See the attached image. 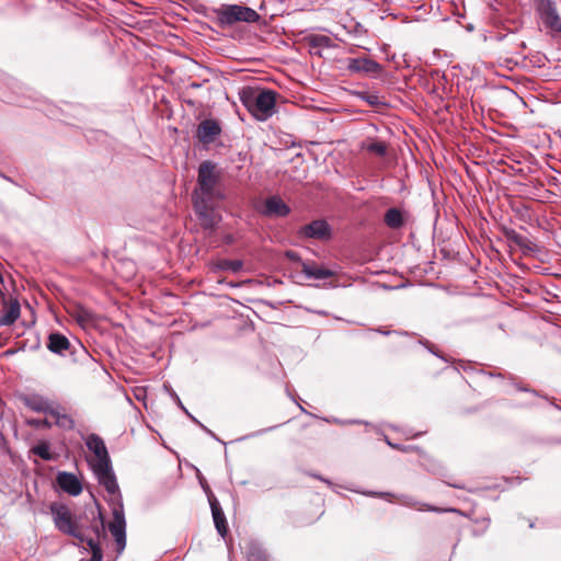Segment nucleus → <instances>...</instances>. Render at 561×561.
<instances>
[{
    "instance_id": "obj_1",
    "label": "nucleus",
    "mask_w": 561,
    "mask_h": 561,
    "mask_svg": "<svg viewBox=\"0 0 561 561\" xmlns=\"http://www.w3.org/2000/svg\"><path fill=\"white\" fill-rule=\"evenodd\" d=\"M50 513L56 528L78 540V545L91 552L89 561H102L103 553L100 547V538L105 535V526L100 511H90L91 520L87 526L81 518L72 519L70 510L60 503L50 505Z\"/></svg>"
},
{
    "instance_id": "obj_2",
    "label": "nucleus",
    "mask_w": 561,
    "mask_h": 561,
    "mask_svg": "<svg viewBox=\"0 0 561 561\" xmlns=\"http://www.w3.org/2000/svg\"><path fill=\"white\" fill-rule=\"evenodd\" d=\"M240 100L247 110L259 121H266L275 113L278 93L271 89L245 87L240 91Z\"/></svg>"
},
{
    "instance_id": "obj_3",
    "label": "nucleus",
    "mask_w": 561,
    "mask_h": 561,
    "mask_svg": "<svg viewBox=\"0 0 561 561\" xmlns=\"http://www.w3.org/2000/svg\"><path fill=\"white\" fill-rule=\"evenodd\" d=\"M220 175L216 171V164L211 161H203L198 167L197 187L193 193V199L224 201L225 194L219 185Z\"/></svg>"
},
{
    "instance_id": "obj_4",
    "label": "nucleus",
    "mask_w": 561,
    "mask_h": 561,
    "mask_svg": "<svg viewBox=\"0 0 561 561\" xmlns=\"http://www.w3.org/2000/svg\"><path fill=\"white\" fill-rule=\"evenodd\" d=\"M217 20L222 26H230L237 22L254 23L260 20V14L244 5L224 4L216 10Z\"/></svg>"
},
{
    "instance_id": "obj_5",
    "label": "nucleus",
    "mask_w": 561,
    "mask_h": 561,
    "mask_svg": "<svg viewBox=\"0 0 561 561\" xmlns=\"http://www.w3.org/2000/svg\"><path fill=\"white\" fill-rule=\"evenodd\" d=\"M219 202L214 199H193L194 210L204 229L213 230L220 221V215L216 211Z\"/></svg>"
},
{
    "instance_id": "obj_6",
    "label": "nucleus",
    "mask_w": 561,
    "mask_h": 561,
    "mask_svg": "<svg viewBox=\"0 0 561 561\" xmlns=\"http://www.w3.org/2000/svg\"><path fill=\"white\" fill-rule=\"evenodd\" d=\"M113 519L108 524V530L114 537L117 553L121 554L126 547V520L123 503H116L112 508Z\"/></svg>"
},
{
    "instance_id": "obj_7",
    "label": "nucleus",
    "mask_w": 561,
    "mask_h": 561,
    "mask_svg": "<svg viewBox=\"0 0 561 561\" xmlns=\"http://www.w3.org/2000/svg\"><path fill=\"white\" fill-rule=\"evenodd\" d=\"M92 470L99 483L102 486H104V489L110 495L113 496V505H115L116 503H123L122 493L119 491V486L112 467V462L105 466L93 468Z\"/></svg>"
},
{
    "instance_id": "obj_8",
    "label": "nucleus",
    "mask_w": 561,
    "mask_h": 561,
    "mask_svg": "<svg viewBox=\"0 0 561 561\" xmlns=\"http://www.w3.org/2000/svg\"><path fill=\"white\" fill-rule=\"evenodd\" d=\"M536 11L547 28L561 33V16L556 0H536Z\"/></svg>"
},
{
    "instance_id": "obj_9",
    "label": "nucleus",
    "mask_w": 561,
    "mask_h": 561,
    "mask_svg": "<svg viewBox=\"0 0 561 561\" xmlns=\"http://www.w3.org/2000/svg\"><path fill=\"white\" fill-rule=\"evenodd\" d=\"M82 438L87 448L94 455V459L90 462L92 469L112 462L106 445L100 435L91 433Z\"/></svg>"
},
{
    "instance_id": "obj_10",
    "label": "nucleus",
    "mask_w": 561,
    "mask_h": 561,
    "mask_svg": "<svg viewBox=\"0 0 561 561\" xmlns=\"http://www.w3.org/2000/svg\"><path fill=\"white\" fill-rule=\"evenodd\" d=\"M301 238L328 241L332 238V228L324 219H316L299 228Z\"/></svg>"
},
{
    "instance_id": "obj_11",
    "label": "nucleus",
    "mask_w": 561,
    "mask_h": 561,
    "mask_svg": "<svg viewBox=\"0 0 561 561\" xmlns=\"http://www.w3.org/2000/svg\"><path fill=\"white\" fill-rule=\"evenodd\" d=\"M221 134L220 124L210 118L202 121L196 129V138L204 145H209Z\"/></svg>"
},
{
    "instance_id": "obj_12",
    "label": "nucleus",
    "mask_w": 561,
    "mask_h": 561,
    "mask_svg": "<svg viewBox=\"0 0 561 561\" xmlns=\"http://www.w3.org/2000/svg\"><path fill=\"white\" fill-rule=\"evenodd\" d=\"M346 68L352 73L373 75L381 71V66L370 58H347Z\"/></svg>"
},
{
    "instance_id": "obj_13",
    "label": "nucleus",
    "mask_w": 561,
    "mask_h": 561,
    "mask_svg": "<svg viewBox=\"0 0 561 561\" xmlns=\"http://www.w3.org/2000/svg\"><path fill=\"white\" fill-rule=\"evenodd\" d=\"M57 485L66 493L77 496L82 492V484L73 473L60 471L56 477Z\"/></svg>"
},
{
    "instance_id": "obj_14",
    "label": "nucleus",
    "mask_w": 561,
    "mask_h": 561,
    "mask_svg": "<svg viewBox=\"0 0 561 561\" xmlns=\"http://www.w3.org/2000/svg\"><path fill=\"white\" fill-rule=\"evenodd\" d=\"M213 519L218 534L224 538L228 533L227 520L218 500L211 494L208 496Z\"/></svg>"
},
{
    "instance_id": "obj_15",
    "label": "nucleus",
    "mask_w": 561,
    "mask_h": 561,
    "mask_svg": "<svg viewBox=\"0 0 561 561\" xmlns=\"http://www.w3.org/2000/svg\"><path fill=\"white\" fill-rule=\"evenodd\" d=\"M301 266L302 273L308 279L321 280L333 277L335 275L334 271L322 266H318L314 263L301 262Z\"/></svg>"
},
{
    "instance_id": "obj_16",
    "label": "nucleus",
    "mask_w": 561,
    "mask_h": 561,
    "mask_svg": "<svg viewBox=\"0 0 561 561\" xmlns=\"http://www.w3.org/2000/svg\"><path fill=\"white\" fill-rule=\"evenodd\" d=\"M264 207L266 216L285 217L290 213V208L277 196L268 197Z\"/></svg>"
},
{
    "instance_id": "obj_17",
    "label": "nucleus",
    "mask_w": 561,
    "mask_h": 561,
    "mask_svg": "<svg viewBox=\"0 0 561 561\" xmlns=\"http://www.w3.org/2000/svg\"><path fill=\"white\" fill-rule=\"evenodd\" d=\"M70 347L69 340L59 332H53L48 335L47 348L58 355H64V352Z\"/></svg>"
},
{
    "instance_id": "obj_18",
    "label": "nucleus",
    "mask_w": 561,
    "mask_h": 561,
    "mask_svg": "<svg viewBox=\"0 0 561 561\" xmlns=\"http://www.w3.org/2000/svg\"><path fill=\"white\" fill-rule=\"evenodd\" d=\"M21 307L18 300H12L5 309L4 314L0 317V327L13 324L20 317Z\"/></svg>"
},
{
    "instance_id": "obj_19",
    "label": "nucleus",
    "mask_w": 561,
    "mask_h": 561,
    "mask_svg": "<svg viewBox=\"0 0 561 561\" xmlns=\"http://www.w3.org/2000/svg\"><path fill=\"white\" fill-rule=\"evenodd\" d=\"M385 224L391 229H399L404 225L402 213L396 208H389L385 214Z\"/></svg>"
},
{
    "instance_id": "obj_20",
    "label": "nucleus",
    "mask_w": 561,
    "mask_h": 561,
    "mask_svg": "<svg viewBox=\"0 0 561 561\" xmlns=\"http://www.w3.org/2000/svg\"><path fill=\"white\" fill-rule=\"evenodd\" d=\"M248 561H268V557L263 547L255 541L249 542L247 547Z\"/></svg>"
},
{
    "instance_id": "obj_21",
    "label": "nucleus",
    "mask_w": 561,
    "mask_h": 561,
    "mask_svg": "<svg viewBox=\"0 0 561 561\" xmlns=\"http://www.w3.org/2000/svg\"><path fill=\"white\" fill-rule=\"evenodd\" d=\"M25 404L36 412L49 413L53 410L48 400L39 396H31L26 399Z\"/></svg>"
},
{
    "instance_id": "obj_22",
    "label": "nucleus",
    "mask_w": 561,
    "mask_h": 561,
    "mask_svg": "<svg viewBox=\"0 0 561 561\" xmlns=\"http://www.w3.org/2000/svg\"><path fill=\"white\" fill-rule=\"evenodd\" d=\"M49 415L55 419V423L58 427L66 431L73 430L75 421L70 415L61 413L56 409L49 410Z\"/></svg>"
},
{
    "instance_id": "obj_23",
    "label": "nucleus",
    "mask_w": 561,
    "mask_h": 561,
    "mask_svg": "<svg viewBox=\"0 0 561 561\" xmlns=\"http://www.w3.org/2000/svg\"><path fill=\"white\" fill-rule=\"evenodd\" d=\"M401 504L410 507H416L419 511H427V512H435V513H442V512H448L449 510H443L430 504L420 503L415 500H413L410 496L402 495L400 499Z\"/></svg>"
},
{
    "instance_id": "obj_24",
    "label": "nucleus",
    "mask_w": 561,
    "mask_h": 561,
    "mask_svg": "<svg viewBox=\"0 0 561 561\" xmlns=\"http://www.w3.org/2000/svg\"><path fill=\"white\" fill-rule=\"evenodd\" d=\"M216 266L220 271H229L232 273H239L243 267V262L241 260L224 259V260L218 261Z\"/></svg>"
},
{
    "instance_id": "obj_25",
    "label": "nucleus",
    "mask_w": 561,
    "mask_h": 561,
    "mask_svg": "<svg viewBox=\"0 0 561 561\" xmlns=\"http://www.w3.org/2000/svg\"><path fill=\"white\" fill-rule=\"evenodd\" d=\"M34 455L41 457L43 460L49 461L53 460V455L50 453V446L47 442H41L32 448Z\"/></svg>"
},
{
    "instance_id": "obj_26",
    "label": "nucleus",
    "mask_w": 561,
    "mask_h": 561,
    "mask_svg": "<svg viewBox=\"0 0 561 561\" xmlns=\"http://www.w3.org/2000/svg\"><path fill=\"white\" fill-rule=\"evenodd\" d=\"M519 249L524 255L537 256L541 252V247L526 237L524 238Z\"/></svg>"
},
{
    "instance_id": "obj_27",
    "label": "nucleus",
    "mask_w": 561,
    "mask_h": 561,
    "mask_svg": "<svg viewBox=\"0 0 561 561\" xmlns=\"http://www.w3.org/2000/svg\"><path fill=\"white\" fill-rule=\"evenodd\" d=\"M359 98L365 101L367 104H369L370 106H386L387 103L386 101H383L378 94L376 93H371V92H367V91H364V92H359L358 93Z\"/></svg>"
},
{
    "instance_id": "obj_28",
    "label": "nucleus",
    "mask_w": 561,
    "mask_h": 561,
    "mask_svg": "<svg viewBox=\"0 0 561 561\" xmlns=\"http://www.w3.org/2000/svg\"><path fill=\"white\" fill-rule=\"evenodd\" d=\"M364 148L378 157L387 154V145L383 141H370Z\"/></svg>"
},
{
    "instance_id": "obj_29",
    "label": "nucleus",
    "mask_w": 561,
    "mask_h": 561,
    "mask_svg": "<svg viewBox=\"0 0 561 561\" xmlns=\"http://www.w3.org/2000/svg\"><path fill=\"white\" fill-rule=\"evenodd\" d=\"M503 234L508 242L514 243L518 248L520 247V244L525 238L524 236L519 234L518 232H516L514 229H511V228H504Z\"/></svg>"
},
{
    "instance_id": "obj_30",
    "label": "nucleus",
    "mask_w": 561,
    "mask_h": 561,
    "mask_svg": "<svg viewBox=\"0 0 561 561\" xmlns=\"http://www.w3.org/2000/svg\"><path fill=\"white\" fill-rule=\"evenodd\" d=\"M507 379L511 381V383L519 391H524V392H530L533 393L534 396H538V392L534 389H530L528 387H525V386H522L519 385L518 382H516V377H514L513 375H508L507 376Z\"/></svg>"
},
{
    "instance_id": "obj_31",
    "label": "nucleus",
    "mask_w": 561,
    "mask_h": 561,
    "mask_svg": "<svg viewBox=\"0 0 561 561\" xmlns=\"http://www.w3.org/2000/svg\"><path fill=\"white\" fill-rule=\"evenodd\" d=\"M185 414L194 422L196 423L203 431H205L208 435L214 437L215 439H218L214 432H211L209 428H207L204 424H202L196 417H194L187 410L184 411Z\"/></svg>"
},
{
    "instance_id": "obj_32",
    "label": "nucleus",
    "mask_w": 561,
    "mask_h": 561,
    "mask_svg": "<svg viewBox=\"0 0 561 561\" xmlns=\"http://www.w3.org/2000/svg\"><path fill=\"white\" fill-rule=\"evenodd\" d=\"M386 442L387 444L394 448V449H398V450H401V451H404V453H408V451H411V450H419V447L416 446H405V445H399V444H392L389 439L386 438Z\"/></svg>"
},
{
    "instance_id": "obj_33",
    "label": "nucleus",
    "mask_w": 561,
    "mask_h": 561,
    "mask_svg": "<svg viewBox=\"0 0 561 561\" xmlns=\"http://www.w3.org/2000/svg\"><path fill=\"white\" fill-rule=\"evenodd\" d=\"M277 427H278V425H274V426H270V427H266V428H262V430H259V431H256V432H253V433H251V434H249V435L244 436L243 438H253V437H257V436H260V435H262V434H264V433L271 432V431H273V430H275V428H277Z\"/></svg>"
},
{
    "instance_id": "obj_34",
    "label": "nucleus",
    "mask_w": 561,
    "mask_h": 561,
    "mask_svg": "<svg viewBox=\"0 0 561 561\" xmlns=\"http://www.w3.org/2000/svg\"><path fill=\"white\" fill-rule=\"evenodd\" d=\"M330 38L328 36H318L313 39V44L317 46H329Z\"/></svg>"
},
{
    "instance_id": "obj_35",
    "label": "nucleus",
    "mask_w": 561,
    "mask_h": 561,
    "mask_svg": "<svg viewBox=\"0 0 561 561\" xmlns=\"http://www.w3.org/2000/svg\"><path fill=\"white\" fill-rule=\"evenodd\" d=\"M286 256L290 260V261H295V262H302L299 254L297 252H294V251H287L286 252Z\"/></svg>"
},
{
    "instance_id": "obj_36",
    "label": "nucleus",
    "mask_w": 561,
    "mask_h": 561,
    "mask_svg": "<svg viewBox=\"0 0 561 561\" xmlns=\"http://www.w3.org/2000/svg\"><path fill=\"white\" fill-rule=\"evenodd\" d=\"M325 421L334 423V424H337V425H347V420H341V419H337V417L325 419Z\"/></svg>"
},
{
    "instance_id": "obj_37",
    "label": "nucleus",
    "mask_w": 561,
    "mask_h": 561,
    "mask_svg": "<svg viewBox=\"0 0 561 561\" xmlns=\"http://www.w3.org/2000/svg\"><path fill=\"white\" fill-rule=\"evenodd\" d=\"M365 494H366V495H369V496H379V497H388V496H391V494H390V493H383V492L378 493V492H373V491H370V492H366Z\"/></svg>"
},
{
    "instance_id": "obj_38",
    "label": "nucleus",
    "mask_w": 561,
    "mask_h": 561,
    "mask_svg": "<svg viewBox=\"0 0 561 561\" xmlns=\"http://www.w3.org/2000/svg\"><path fill=\"white\" fill-rule=\"evenodd\" d=\"M172 397L174 398L176 404L183 410L185 411L186 408L183 405L182 401L180 400L179 396L176 393H172Z\"/></svg>"
},
{
    "instance_id": "obj_39",
    "label": "nucleus",
    "mask_w": 561,
    "mask_h": 561,
    "mask_svg": "<svg viewBox=\"0 0 561 561\" xmlns=\"http://www.w3.org/2000/svg\"><path fill=\"white\" fill-rule=\"evenodd\" d=\"M351 424H365V425H368L369 423L368 422H364L362 420H347V425H351Z\"/></svg>"
},
{
    "instance_id": "obj_40",
    "label": "nucleus",
    "mask_w": 561,
    "mask_h": 561,
    "mask_svg": "<svg viewBox=\"0 0 561 561\" xmlns=\"http://www.w3.org/2000/svg\"><path fill=\"white\" fill-rule=\"evenodd\" d=\"M484 375L489 376L490 378H495L496 377V373H492V371H483Z\"/></svg>"
},
{
    "instance_id": "obj_41",
    "label": "nucleus",
    "mask_w": 561,
    "mask_h": 561,
    "mask_svg": "<svg viewBox=\"0 0 561 561\" xmlns=\"http://www.w3.org/2000/svg\"><path fill=\"white\" fill-rule=\"evenodd\" d=\"M427 347H428V351H430L433 355H435V356H437V357L443 358V357H442L438 353H436L432 347H430V346H427Z\"/></svg>"
},
{
    "instance_id": "obj_42",
    "label": "nucleus",
    "mask_w": 561,
    "mask_h": 561,
    "mask_svg": "<svg viewBox=\"0 0 561 561\" xmlns=\"http://www.w3.org/2000/svg\"><path fill=\"white\" fill-rule=\"evenodd\" d=\"M313 477H316L317 479H319V480H321V481H324L325 483H329V484H330V481H328V480L323 479L322 477H319V476H316V474H314Z\"/></svg>"
},
{
    "instance_id": "obj_43",
    "label": "nucleus",
    "mask_w": 561,
    "mask_h": 561,
    "mask_svg": "<svg viewBox=\"0 0 561 561\" xmlns=\"http://www.w3.org/2000/svg\"><path fill=\"white\" fill-rule=\"evenodd\" d=\"M495 378H505V376L502 373H496V377Z\"/></svg>"
},
{
    "instance_id": "obj_44",
    "label": "nucleus",
    "mask_w": 561,
    "mask_h": 561,
    "mask_svg": "<svg viewBox=\"0 0 561 561\" xmlns=\"http://www.w3.org/2000/svg\"><path fill=\"white\" fill-rule=\"evenodd\" d=\"M379 332H380L381 334H385V335H388V334L390 333L389 331H386V330H382V331H381V330H379Z\"/></svg>"
},
{
    "instance_id": "obj_45",
    "label": "nucleus",
    "mask_w": 561,
    "mask_h": 561,
    "mask_svg": "<svg viewBox=\"0 0 561 561\" xmlns=\"http://www.w3.org/2000/svg\"><path fill=\"white\" fill-rule=\"evenodd\" d=\"M0 176L5 179V180H9L4 174L0 173Z\"/></svg>"
},
{
    "instance_id": "obj_46",
    "label": "nucleus",
    "mask_w": 561,
    "mask_h": 561,
    "mask_svg": "<svg viewBox=\"0 0 561 561\" xmlns=\"http://www.w3.org/2000/svg\"><path fill=\"white\" fill-rule=\"evenodd\" d=\"M3 283L2 275L0 274V285Z\"/></svg>"
},
{
    "instance_id": "obj_47",
    "label": "nucleus",
    "mask_w": 561,
    "mask_h": 561,
    "mask_svg": "<svg viewBox=\"0 0 561 561\" xmlns=\"http://www.w3.org/2000/svg\"><path fill=\"white\" fill-rule=\"evenodd\" d=\"M0 295L3 297L2 290L0 289Z\"/></svg>"
},
{
    "instance_id": "obj_48",
    "label": "nucleus",
    "mask_w": 561,
    "mask_h": 561,
    "mask_svg": "<svg viewBox=\"0 0 561 561\" xmlns=\"http://www.w3.org/2000/svg\"><path fill=\"white\" fill-rule=\"evenodd\" d=\"M80 561H84L83 559H81Z\"/></svg>"
}]
</instances>
